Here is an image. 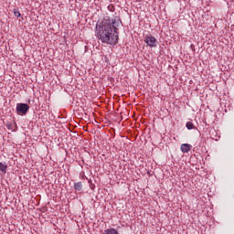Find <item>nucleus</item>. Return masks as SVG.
I'll use <instances>...</instances> for the list:
<instances>
[{
	"mask_svg": "<svg viewBox=\"0 0 234 234\" xmlns=\"http://www.w3.org/2000/svg\"><path fill=\"white\" fill-rule=\"evenodd\" d=\"M181 151L182 153H189V151H191V144H181Z\"/></svg>",
	"mask_w": 234,
	"mask_h": 234,
	"instance_id": "4",
	"label": "nucleus"
},
{
	"mask_svg": "<svg viewBox=\"0 0 234 234\" xmlns=\"http://www.w3.org/2000/svg\"><path fill=\"white\" fill-rule=\"evenodd\" d=\"M122 23V19L116 16L113 19L104 18L103 21L96 24V36L101 43L107 45H116L118 43V27Z\"/></svg>",
	"mask_w": 234,
	"mask_h": 234,
	"instance_id": "1",
	"label": "nucleus"
},
{
	"mask_svg": "<svg viewBox=\"0 0 234 234\" xmlns=\"http://www.w3.org/2000/svg\"><path fill=\"white\" fill-rule=\"evenodd\" d=\"M6 169H8V165H6V164L0 163V171L2 173H6Z\"/></svg>",
	"mask_w": 234,
	"mask_h": 234,
	"instance_id": "7",
	"label": "nucleus"
},
{
	"mask_svg": "<svg viewBox=\"0 0 234 234\" xmlns=\"http://www.w3.org/2000/svg\"><path fill=\"white\" fill-rule=\"evenodd\" d=\"M186 126V129H188L189 131H191V129H195V124H193V122H187Z\"/></svg>",
	"mask_w": 234,
	"mask_h": 234,
	"instance_id": "8",
	"label": "nucleus"
},
{
	"mask_svg": "<svg viewBox=\"0 0 234 234\" xmlns=\"http://www.w3.org/2000/svg\"><path fill=\"white\" fill-rule=\"evenodd\" d=\"M30 107L27 103H17L16 104V112L17 114L25 115L28 112Z\"/></svg>",
	"mask_w": 234,
	"mask_h": 234,
	"instance_id": "2",
	"label": "nucleus"
},
{
	"mask_svg": "<svg viewBox=\"0 0 234 234\" xmlns=\"http://www.w3.org/2000/svg\"><path fill=\"white\" fill-rule=\"evenodd\" d=\"M103 234H120V233H118V230H116V229H108L104 230Z\"/></svg>",
	"mask_w": 234,
	"mask_h": 234,
	"instance_id": "5",
	"label": "nucleus"
},
{
	"mask_svg": "<svg viewBox=\"0 0 234 234\" xmlns=\"http://www.w3.org/2000/svg\"><path fill=\"white\" fill-rule=\"evenodd\" d=\"M108 10H110V12H114V5H108Z\"/></svg>",
	"mask_w": 234,
	"mask_h": 234,
	"instance_id": "9",
	"label": "nucleus"
},
{
	"mask_svg": "<svg viewBox=\"0 0 234 234\" xmlns=\"http://www.w3.org/2000/svg\"><path fill=\"white\" fill-rule=\"evenodd\" d=\"M16 17H21V13L19 11H14Z\"/></svg>",
	"mask_w": 234,
	"mask_h": 234,
	"instance_id": "10",
	"label": "nucleus"
},
{
	"mask_svg": "<svg viewBox=\"0 0 234 234\" xmlns=\"http://www.w3.org/2000/svg\"><path fill=\"white\" fill-rule=\"evenodd\" d=\"M144 43H146L147 47H151V48L156 47V37H153V35L146 36L144 37Z\"/></svg>",
	"mask_w": 234,
	"mask_h": 234,
	"instance_id": "3",
	"label": "nucleus"
},
{
	"mask_svg": "<svg viewBox=\"0 0 234 234\" xmlns=\"http://www.w3.org/2000/svg\"><path fill=\"white\" fill-rule=\"evenodd\" d=\"M74 189L76 191H81V189H83V185L81 184V182H77L74 184Z\"/></svg>",
	"mask_w": 234,
	"mask_h": 234,
	"instance_id": "6",
	"label": "nucleus"
}]
</instances>
